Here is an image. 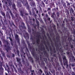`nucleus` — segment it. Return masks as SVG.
<instances>
[{"label":"nucleus","instance_id":"f257e3e1","mask_svg":"<svg viewBox=\"0 0 75 75\" xmlns=\"http://www.w3.org/2000/svg\"><path fill=\"white\" fill-rule=\"evenodd\" d=\"M62 58L64 65H67L66 68H67V69H71V64H70L69 65H68V60L67 59L66 56L64 55H63L62 56Z\"/></svg>","mask_w":75,"mask_h":75},{"label":"nucleus","instance_id":"f03ea898","mask_svg":"<svg viewBox=\"0 0 75 75\" xmlns=\"http://www.w3.org/2000/svg\"><path fill=\"white\" fill-rule=\"evenodd\" d=\"M5 42L6 44V45H5V47L6 48L5 50L7 52H8L10 50H11V47L10 46V43H8V42L7 41H5Z\"/></svg>","mask_w":75,"mask_h":75},{"label":"nucleus","instance_id":"7ed1b4c3","mask_svg":"<svg viewBox=\"0 0 75 75\" xmlns=\"http://www.w3.org/2000/svg\"><path fill=\"white\" fill-rule=\"evenodd\" d=\"M12 0H5V4L6 5V6H10L11 7V4H12Z\"/></svg>","mask_w":75,"mask_h":75},{"label":"nucleus","instance_id":"20e7f679","mask_svg":"<svg viewBox=\"0 0 75 75\" xmlns=\"http://www.w3.org/2000/svg\"><path fill=\"white\" fill-rule=\"evenodd\" d=\"M15 16L17 18L15 20V21L16 23H18V22H20V20H21V18L20 16L18 13H16Z\"/></svg>","mask_w":75,"mask_h":75},{"label":"nucleus","instance_id":"39448f33","mask_svg":"<svg viewBox=\"0 0 75 75\" xmlns=\"http://www.w3.org/2000/svg\"><path fill=\"white\" fill-rule=\"evenodd\" d=\"M42 50H44V51H43V53L44 55H45L47 59H48V60H49V55H48V54L47 52L45 51V47H44V46L43 47Z\"/></svg>","mask_w":75,"mask_h":75},{"label":"nucleus","instance_id":"423d86ee","mask_svg":"<svg viewBox=\"0 0 75 75\" xmlns=\"http://www.w3.org/2000/svg\"><path fill=\"white\" fill-rule=\"evenodd\" d=\"M45 2V4H51L52 6L54 5V2H53L52 0H47Z\"/></svg>","mask_w":75,"mask_h":75},{"label":"nucleus","instance_id":"0eeeda50","mask_svg":"<svg viewBox=\"0 0 75 75\" xmlns=\"http://www.w3.org/2000/svg\"><path fill=\"white\" fill-rule=\"evenodd\" d=\"M59 61L60 62V64L61 65H62V67L63 68V69H65V67H64V65L63 63H62V58L61 57V56H59Z\"/></svg>","mask_w":75,"mask_h":75},{"label":"nucleus","instance_id":"6e6552de","mask_svg":"<svg viewBox=\"0 0 75 75\" xmlns=\"http://www.w3.org/2000/svg\"><path fill=\"white\" fill-rule=\"evenodd\" d=\"M36 37H38V39L36 40V42L37 44L38 45L39 44H40V37L41 38V37L40 35H36Z\"/></svg>","mask_w":75,"mask_h":75},{"label":"nucleus","instance_id":"1a4fd4ad","mask_svg":"<svg viewBox=\"0 0 75 75\" xmlns=\"http://www.w3.org/2000/svg\"><path fill=\"white\" fill-rule=\"evenodd\" d=\"M19 36L18 35L16 34L15 36V38L16 40H17V42L18 44H20V39L19 38Z\"/></svg>","mask_w":75,"mask_h":75},{"label":"nucleus","instance_id":"9d476101","mask_svg":"<svg viewBox=\"0 0 75 75\" xmlns=\"http://www.w3.org/2000/svg\"><path fill=\"white\" fill-rule=\"evenodd\" d=\"M40 60H42H42H44V61H45V62L47 64H48V61L47 60V59L45 58H43V57L41 56V55H40Z\"/></svg>","mask_w":75,"mask_h":75},{"label":"nucleus","instance_id":"9b49d317","mask_svg":"<svg viewBox=\"0 0 75 75\" xmlns=\"http://www.w3.org/2000/svg\"><path fill=\"white\" fill-rule=\"evenodd\" d=\"M71 61L72 62H75V57L73 55L71 54V55H70L69 56V58L70 59V60H71Z\"/></svg>","mask_w":75,"mask_h":75},{"label":"nucleus","instance_id":"f8f14e48","mask_svg":"<svg viewBox=\"0 0 75 75\" xmlns=\"http://www.w3.org/2000/svg\"><path fill=\"white\" fill-rule=\"evenodd\" d=\"M27 56L30 61H31V62L32 63H34V60H33V59L32 58L31 56H28V54H26Z\"/></svg>","mask_w":75,"mask_h":75},{"label":"nucleus","instance_id":"ddd939ff","mask_svg":"<svg viewBox=\"0 0 75 75\" xmlns=\"http://www.w3.org/2000/svg\"><path fill=\"white\" fill-rule=\"evenodd\" d=\"M20 15L22 16V17H24L25 16H25H28V13H25L24 12H23V11H20Z\"/></svg>","mask_w":75,"mask_h":75},{"label":"nucleus","instance_id":"4468645a","mask_svg":"<svg viewBox=\"0 0 75 75\" xmlns=\"http://www.w3.org/2000/svg\"><path fill=\"white\" fill-rule=\"evenodd\" d=\"M1 64V67H0V74H3V72H4V69L2 67V64H3L2 62H0Z\"/></svg>","mask_w":75,"mask_h":75},{"label":"nucleus","instance_id":"2eb2a0df","mask_svg":"<svg viewBox=\"0 0 75 75\" xmlns=\"http://www.w3.org/2000/svg\"><path fill=\"white\" fill-rule=\"evenodd\" d=\"M44 71L45 73V75H49V74H48V69L47 68V67L45 66L44 67Z\"/></svg>","mask_w":75,"mask_h":75},{"label":"nucleus","instance_id":"dca6fc26","mask_svg":"<svg viewBox=\"0 0 75 75\" xmlns=\"http://www.w3.org/2000/svg\"><path fill=\"white\" fill-rule=\"evenodd\" d=\"M24 6L25 7H26V8H27L28 9L30 8V5H28V2L27 1H26V2L25 3Z\"/></svg>","mask_w":75,"mask_h":75},{"label":"nucleus","instance_id":"f3484780","mask_svg":"<svg viewBox=\"0 0 75 75\" xmlns=\"http://www.w3.org/2000/svg\"><path fill=\"white\" fill-rule=\"evenodd\" d=\"M31 52L33 56L35 57V49L34 48H33L32 49Z\"/></svg>","mask_w":75,"mask_h":75},{"label":"nucleus","instance_id":"a211bd4d","mask_svg":"<svg viewBox=\"0 0 75 75\" xmlns=\"http://www.w3.org/2000/svg\"><path fill=\"white\" fill-rule=\"evenodd\" d=\"M28 31L29 32V34H31V28L29 25H28Z\"/></svg>","mask_w":75,"mask_h":75},{"label":"nucleus","instance_id":"6ab92c4d","mask_svg":"<svg viewBox=\"0 0 75 75\" xmlns=\"http://www.w3.org/2000/svg\"><path fill=\"white\" fill-rule=\"evenodd\" d=\"M6 66L7 68V71L8 72V73H9V72H10V73H11V71L10 70V69L9 68V67H8V64L7 63L6 64Z\"/></svg>","mask_w":75,"mask_h":75},{"label":"nucleus","instance_id":"aec40b11","mask_svg":"<svg viewBox=\"0 0 75 75\" xmlns=\"http://www.w3.org/2000/svg\"><path fill=\"white\" fill-rule=\"evenodd\" d=\"M8 11L9 12V13H10L11 16L12 17V18H14V15L13 14V13L11 12V10L10 9H8Z\"/></svg>","mask_w":75,"mask_h":75},{"label":"nucleus","instance_id":"412c9836","mask_svg":"<svg viewBox=\"0 0 75 75\" xmlns=\"http://www.w3.org/2000/svg\"><path fill=\"white\" fill-rule=\"evenodd\" d=\"M27 43L28 44V47L29 48L30 50H32V46H31V45H30V44L29 42L27 41Z\"/></svg>","mask_w":75,"mask_h":75},{"label":"nucleus","instance_id":"4be33fe9","mask_svg":"<svg viewBox=\"0 0 75 75\" xmlns=\"http://www.w3.org/2000/svg\"><path fill=\"white\" fill-rule=\"evenodd\" d=\"M60 38V37L59 35H58L57 36H56V42H58L59 41Z\"/></svg>","mask_w":75,"mask_h":75},{"label":"nucleus","instance_id":"5701e85b","mask_svg":"<svg viewBox=\"0 0 75 75\" xmlns=\"http://www.w3.org/2000/svg\"><path fill=\"white\" fill-rule=\"evenodd\" d=\"M52 11H54L55 12H57L58 11V6H57L56 8H53L52 9Z\"/></svg>","mask_w":75,"mask_h":75},{"label":"nucleus","instance_id":"b1692460","mask_svg":"<svg viewBox=\"0 0 75 75\" xmlns=\"http://www.w3.org/2000/svg\"><path fill=\"white\" fill-rule=\"evenodd\" d=\"M50 72L52 73L53 75H55V71L54 69H52V70H51Z\"/></svg>","mask_w":75,"mask_h":75},{"label":"nucleus","instance_id":"393cba45","mask_svg":"<svg viewBox=\"0 0 75 75\" xmlns=\"http://www.w3.org/2000/svg\"><path fill=\"white\" fill-rule=\"evenodd\" d=\"M54 45L55 46H56L57 51H58L59 50V45H58V44L56 43H55Z\"/></svg>","mask_w":75,"mask_h":75},{"label":"nucleus","instance_id":"a878e982","mask_svg":"<svg viewBox=\"0 0 75 75\" xmlns=\"http://www.w3.org/2000/svg\"><path fill=\"white\" fill-rule=\"evenodd\" d=\"M1 14L2 15V16H4V18H6V16H5V13L2 11L1 12Z\"/></svg>","mask_w":75,"mask_h":75},{"label":"nucleus","instance_id":"bb28decb","mask_svg":"<svg viewBox=\"0 0 75 75\" xmlns=\"http://www.w3.org/2000/svg\"><path fill=\"white\" fill-rule=\"evenodd\" d=\"M62 45L60 44V52H64V50H63L62 49Z\"/></svg>","mask_w":75,"mask_h":75},{"label":"nucleus","instance_id":"cd10ccee","mask_svg":"<svg viewBox=\"0 0 75 75\" xmlns=\"http://www.w3.org/2000/svg\"><path fill=\"white\" fill-rule=\"evenodd\" d=\"M17 6L18 7H19V8H20V7H21V6H22V5H21V2H17Z\"/></svg>","mask_w":75,"mask_h":75},{"label":"nucleus","instance_id":"c85d7f7f","mask_svg":"<svg viewBox=\"0 0 75 75\" xmlns=\"http://www.w3.org/2000/svg\"><path fill=\"white\" fill-rule=\"evenodd\" d=\"M7 13H6V17L7 18H8L9 19H10L11 18V17L10 16V14H9V13H8V12H7Z\"/></svg>","mask_w":75,"mask_h":75},{"label":"nucleus","instance_id":"c756f323","mask_svg":"<svg viewBox=\"0 0 75 75\" xmlns=\"http://www.w3.org/2000/svg\"><path fill=\"white\" fill-rule=\"evenodd\" d=\"M30 40H32V43L33 45H34L35 43V40H34V38H33L32 37H31L30 38Z\"/></svg>","mask_w":75,"mask_h":75},{"label":"nucleus","instance_id":"7c9ffc66","mask_svg":"<svg viewBox=\"0 0 75 75\" xmlns=\"http://www.w3.org/2000/svg\"><path fill=\"white\" fill-rule=\"evenodd\" d=\"M12 7L13 8V9H14L15 11H17V9H16V5L14 3L13 4L12 6Z\"/></svg>","mask_w":75,"mask_h":75},{"label":"nucleus","instance_id":"2f4dec72","mask_svg":"<svg viewBox=\"0 0 75 75\" xmlns=\"http://www.w3.org/2000/svg\"><path fill=\"white\" fill-rule=\"evenodd\" d=\"M69 11L70 13H71V11L72 13H73V14H74V9H73V8H71L69 10Z\"/></svg>","mask_w":75,"mask_h":75},{"label":"nucleus","instance_id":"473e14b6","mask_svg":"<svg viewBox=\"0 0 75 75\" xmlns=\"http://www.w3.org/2000/svg\"><path fill=\"white\" fill-rule=\"evenodd\" d=\"M69 47H70L72 50H73V48H74V45H72L71 43H70L69 44Z\"/></svg>","mask_w":75,"mask_h":75},{"label":"nucleus","instance_id":"72a5a7b5","mask_svg":"<svg viewBox=\"0 0 75 75\" xmlns=\"http://www.w3.org/2000/svg\"><path fill=\"white\" fill-rule=\"evenodd\" d=\"M16 59L17 62H19V64H21V62H20V58H18V57H16Z\"/></svg>","mask_w":75,"mask_h":75},{"label":"nucleus","instance_id":"f704fd0d","mask_svg":"<svg viewBox=\"0 0 75 75\" xmlns=\"http://www.w3.org/2000/svg\"><path fill=\"white\" fill-rule=\"evenodd\" d=\"M54 44H53V46L52 47H53V52L54 53H56V50H55V47H54Z\"/></svg>","mask_w":75,"mask_h":75},{"label":"nucleus","instance_id":"c9c22d12","mask_svg":"<svg viewBox=\"0 0 75 75\" xmlns=\"http://www.w3.org/2000/svg\"><path fill=\"white\" fill-rule=\"evenodd\" d=\"M66 3H67V5L68 7H70V3L69 2H68V1H66Z\"/></svg>","mask_w":75,"mask_h":75},{"label":"nucleus","instance_id":"e433bc0d","mask_svg":"<svg viewBox=\"0 0 75 75\" xmlns=\"http://www.w3.org/2000/svg\"><path fill=\"white\" fill-rule=\"evenodd\" d=\"M56 16L55 14V12H54L52 14V18H53L54 19H55V17Z\"/></svg>","mask_w":75,"mask_h":75},{"label":"nucleus","instance_id":"4c0bfd02","mask_svg":"<svg viewBox=\"0 0 75 75\" xmlns=\"http://www.w3.org/2000/svg\"><path fill=\"white\" fill-rule=\"evenodd\" d=\"M10 36V37L9 38V39H10L11 41V45L12 46H13V43H12V42L13 41V40H12V39L10 38V36Z\"/></svg>","mask_w":75,"mask_h":75},{"label":"nucleus","instance_id":"58836bf2","mask_svg":"<svg viewBox=\"0 0 75 75\" xmlns=\"http://www.w3.org/2000/svg\"><path fill=\"white\" fill-rule=\"evenodd\" d=\"M31 6H35V2H32Z\"/></svg>","mask_w":75,"mask_h":75},{"label":"nucleus","instance_id":"ea45409f","mask_svg":"<svg viewBox=\"0 0 75 75\" xmlns=\"http://www.w3.org/2000/svg\"><path fill=\"white\" fill-rule=\"evenodd\" d=\"M28 12H29V14L30 15V16H32V15L31 14V12L30 8L29 9H28Z\"/></svg>","mask_w":75,"mask_h":75},{"label":"nucleus","instance_id":"a19ab883","mask_svg":"<svg viewBox=\"0 0 75 75\" xmlns=\"http://www.w3.org/2000/svg\"><path fill=\"white\" fill-rule=\"evenodd\" d=\"M22 62L24 65H25V61L24 60V58H22Z\"/></svg>","mask_w":75,"mask_h":75},{"label":"nucleus","instance_id":"79ce46f5","mask_svg":"<svg viewBox=\"0 0 75 75\" xmlns=\"http://www.w3.org/2000/svg\"><path fill=\"white\" fill-rule=\"evenodd\" d=\"M26 65H27L28 67L29 66V62L27 61V59H26Z\"/></svg>","mask_w":75,"mask_h":75},{"label":"nucleus","instance_id":"37998d69","mask_svg":"<svg viewBox=\"0 0 75 75\" xmlns=\"http://www.w3.org/2000/svg\"><path fill=\"white\" fill-rule=\"evenodd\" d=\"M41 4L42 5L43 7H45V4H44V2H43V1H42V2Z\"/></svg>","mask_w":75,"mask_h":75},{"label":"nucleus","instance_id":"c03bdc74","mask_svg":"<svg viewBox=\"0 0 75 75\" xmlns=\"http://www.w3.org/2000/svg\"><path fill=\"white\" fill-rule=\"evenodd\" d=\"M41 30L42 31V34H45V31H44V30L43 28L41 29Z\"/></svg>","mask_w":75,"mask_h":75},{"label":"nucleus","instance_id":"a18cd8bd","mask_svg":"<svg viewBox=\"0 0 75 75\" xmlns=\"http://www.w3.org/2000/svg\"><path fill=\"white\" fill-rule=\"evenodd\" d=\"M70 51V50L69 49H69L68 50L67 52H66L67 54L68 55H69V53H70V52H69Z\"/></svg>","mask_w":75,"mask_h":75},{"label":"nucleus","instance_id":"49530a36","mask_svg":"<svg viewBox=\"0 0 75 75\" xmlns=\"http://www.w3.org/2000/svg\"><path fill=\"white\" fill-rule=\"evenodd\" d=\"M56 15L58 18L59 17H60L59 13V12H57L56 13Z\"/></svg>","mask_w":75,"mask_h":75},{"label":"nucleus","instance_id":"de8ad7c7","mask_svg":"<svg viewBox=\"0 0 75 75\" xmlns=\"http://www.w3.org/2000/svg\"><path fill=\"white\" fill-rule=\"evenodd\" d=\"M33 14L34 15V17H37V14H35V12H33Z\"/></svg>","mask_w":75,"mask_h":75},{"label":"nucleus","instance_id":"09e8293b","mask_svg":"<svg viewBox=\"0 0 75 75\" xmlns=\"http://www.w3.org/2000/svg\"><path fill=\"white\" fill-rule=\"evenodd\" d=\"M30 25H31V26H33L34 25V23H33L31 21H30Z\"/></svg>","mask_w":75,"mask_h":75},{"label":"nucleus","instance_id":"8fccbe9b","mask_svg":"<svg viewBox=\"0 0 75 75\" xmlns=\"http://www.w3.org/2000/svg\"><path fill=\"white\" fill-rule=\"evenodd\" d=\"M46 50H47V51H50V50H49V48H48V47H47V45H46Z\"/></svg>","mask_w":75,"mask_h":75},{"label":"nucleus","instance_id":"3c124183","mask_svg":"<svg viewBox=\"0 0 75 75\" xmlns=\"http://www.w3.org/2000/svg\"><path fill=\"white\" fill-rule=\"evenodd\" d=\"M21 27H22V28H23L24 29H26V28H26V27L25 26V25H23V26L21 25Z\"/></svg>","mask_w":75,"mask_h":75},{"label":"nucleus","instance_id":"603ef678","mask_svg":"<svg viewBox=\"0 0 75 75\" xmlns=\"http://www.w3.org/2000/svg\"><path fill=\"white\" fill-rule=\"evenodd\" d=\"M36 24L38 25V26H39L40 25V24L39 23V22L38 21H36Z\"/></svg>","mask_w":75,"mask_h":75},{"label":"nucleus","instance_id":"864d4df0","mask_svg":"<svg viewBox=\"0 0 75 75\" xmlns=\"http://www.w3.org/2000/svg\"><path fill=\"white\" fill-rule=\"evenodd\" d=\"M32 30L33 31L32 32V33L33 34H35V31L33 29V28H32Z\"/></svg>","mask_w":75,"mask_h":75},{"label":"nucleus","instance_id":"5fc2aeb1","mask_svg":"<svg viewBox=\"0 0 75 75\" xmlns=\"http://www.w3.org/2000/svg\"><path fill=\"white\" fill-rule=\"evenodd\" d=\"M66 47H66L65 49L66 50H68V44H67L66 45Z\"/></svg>","mask_w":75,"mask_h":75},{"label":"nucleus","instance_id":"6e6d98bb","mask_svg":"<svg viewBox=\"0 0 75 75\" xmlns=\"http://www.w3.org/2000/svg\"><path fill=\"white\" fill-rule=\"evenodd\" d=\"M25 35H26V37H29L28 33H25Z\"/></svg>","mask_w":75,"mask_h":75},{"label":"nucleus","instance_id":"4d7b16f0","mask_svg":"<svg viewBox=\"0 0 75 75\" xmlns=\"http://www.w3.org/2000/svg\"><path fill=\"white\" fill-rule=\"evenodd\" d=\"M68 40H69L70 41H72V39L71 37L68 38Z\"/></svg>","mask_w":75,"mask_h":75},{"label":"nucleus","instance_id":"13d9d810","mask_svg":"<svg viewBox=\"0 0 75 75\" xmlns=\"http://www.w3.org/2000/svg\"><path fill=\"white\" fill-rule=\"evenodd\" d=\"M51 8H48L47 10V11H50V10H51Z\"/></svg>","mask_w":75,"mask_h":75},{"label":"nucleus","instance_id":"bf43d9fd","mask_svg":"<svg viewBox=\"0 0 75 75\" xmlns=\"http://www.w3.org/2000/svg\"><path fill=\"white\" fill-rule=\"evenodd\" d=\"M39 71L41 74H42V72H43L42 71V70H41V69H40Z\"/></svg>","mask_w":75,"mask_h":75},{"label":"nucleus","instance_id":"052dcab7","mask_svg":"<svg viewBox=\"0 0 75 75\" xmlns=\"http://www.w3.org/2000/svg\"><path fill=\"white\" fill-rule=\"evenodd\" d=\"M0 57H1V61H2V62H3V57H2L1 56H0Z\"/></svg>","mask_w":75,"mask_h":75},{"label":"nucleus","instance_id":"680f3d73","mask_svg":"<svg viewBox=\"0 0 75 75\" xmlns=\"http://www.w3.org/2000/svg\"><path fill=\"white\" fill-rule=\"evenodd\" d=\"M3 33L1 31H0V35L2 36H3Z\"/></svg>","mask_w":75,"mask_h":75},{"label":"nucleus","instance_id":"e2e57ef3","mask_svg":"<svg viewBox=\"0 0 75 75\" xmlns=\"http://www.w3.org/2000/svg\"><path fill=\"white\" fill-rule=\"evenodd\" d=\"M16 52L17 53V54H18V55H19V50H17L16 51Z\"/></svg>","mask_w":75,"mask_h":75},{"label":"nucleus","instance_id":"0e129e2a","mask_svg":"<svg viewBox=\"0 0 75 75\" xmlns=\"http://www.w3.org/2000/svg\"><path fill=\"white\" fill-rule=\"evenodd\" d=\"M71 75H75V72L73 71V72H72V73H71Z\"/></svg>","mask_w":75,"mask_h":75},{"label":"nucleus","instance_id":"69168bd1","mask_svg":"<svg viewBox=\"0 0 75 75\" xmlns=\"http://www.w3.org/2000/svg\"><path fill=\"white\" fill-rule=\"evenodd\" d=\"M73 33L74 35H75V30L74 29L73 30Z\"/></svg>","mask_w":75,"mask_h":75},{"label":"nucleus","instance_id":"338daca9","mask_svg":"<svg viewBox=\"0 0 75 75\" xmlns=\"http://www.w3.org/2000/svg\"><path fill=\"white\" fill-rule=\"evenodd\" d=\"M71 66L72 67H74L75 64H74V63H72L71 64Z\"/></svg>","mask_w":75,"mask_h":75},{"label":"nucleus","instance_id":"774afa93","mask_svg":"<svg viewBox=\"0 0 75 75\" xmlns=\"http://www.w3.org/2000/svg\"><path fill=\"white\" fill-rule=\"evenodd\" d=\"M45 16L47 18H48V14H47V13L46 14Z\"/></svg>","mask_w":75,"mask_h":75}]
</instances>
